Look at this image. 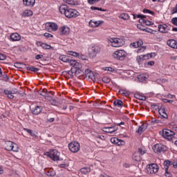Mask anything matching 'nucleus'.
<instances>
[{
  "label": "nucleus",
  "instance_id": "nucleus-7",
  "mask_svg": "<svg viewBox=\"0 0 177 177\" xmlns=\"http://www.w3.org/2000/svg\"><path fill=\"white\" fill-rule=\"evenodd\" d=\"M45 28L48 32H53V31H57L59 26L53 22H47L45 24Z\"/></svg>",
  "mask_w": 177,
  "mask_h": 177
},
{
  "label": "nucleus",
  "instance_id": "nucleus-52",
  "mask_svg": "<svg viewBox=\"0 0 177 177\" xmlns=\"http://www.w3.org/2000/svg\"><path fill=\"white\" fill-rule=\"evenodd\" d=\"M171 12L172 15L177 13V4L174 8H171Z\"/></svg>",
  "mask_w": 177,
  "mask_h": 177
},
{
  "label": "nucleus",
  "instance_id": "nucleus-2",
  "mask_svg": "<svg viewBox=\"0 0 177 177\" xmlns=\"http://www.w3.org/2000/svg\"><path fill=\"white\" fill-rule=\"evenodd\" d=\"M160 134L167 140H172L175 138V132L168 129H164Z\"/></svg>",
  "mask_w": 177,
  "mask_h": 177
},
{
  "label": "nucleus",
  "instance_id": "nucleus-21",
  "mask_svg": "<svg viewBox=\"0 0 177 177\" xmlns=\"http://www.w3.org/2000/svg\"><path fill=\"white\" fill-rule=\"evenodd\" d=\"M39 44L40 45V46H41L43 49H47L48 50H55V48L49 44L41 42H39Z\"/></svg>",
  "mask_w": 177,
  "mask_h": 177
},
{
  "label": "nucleus",
  "instance_id": "nucleus-59",
  "mask_svg": "<svg viewBox=\"0 0 177 177\" xmlns=\"http://www.w3.org/2000/svg\"><path fill=\"white\" fill-rule=\"evenodd\" d=\"M104 70H105V71H114V68H113L112 67H105L104 68Z\"/></svg>",
  "mask_w": 177,
  "mask_h": 177
},
{
  "label": "nucleus",
  "instance_id": "nucleus-39",
  "mask_svg": "<svg viewBox=\"0 0 177 177\" xmlns=\"http://www.w3.org/2000/svg\"><path fill=\"white\" fill-rule=\"evenodd\" d=\"M120 17L123 20H128V19H129V15H128L127 13H123L120 15Z\"/></svg>",
  "mask_w": 177,
  "mask_h": 177
},
{
  "label": "nucleus",
  "instance_id": "nucleus-63",
  "mask_svg": "<svg viewBox=\"0 0 177 177\" xmlns=\"http://www.w3.org/2000/svg\"><path fill=\"white\" fill-rule=\"evenodd\" d=\"M6 59V56L3 54L0 53V60H5Z\"/></svg>",
  "mask_w": 177,
  "mask_h": 177
},
{
  "label": "nucleus",
  "instance_id": "nucleus-28",
  "mask_svg": "<svg viewBox=\"0 0 177 177\" xmlns=\"http://www.w3.org/2000/svg\"><path fill=\"white\" fill-rule=\"evenodd\" d=\"M46 175H47V176H50V177H53V176H56V171H55L53 169H49L46 170Z\"/></svg>",
  "mask_w": 177,
  "mask_h": 177
},
{
  "label": "nucleus",
  "instance_id": "nucleus-1",
  "mask_svg": "<svg viewBox=\"0 0 177 177\" xmlns=\"http://www.w3.org/2000/svg\"><path fill=\"white\" fill-rule=\"evenodd\" d=\"M59 10L62 15H64L68 19L78 17L80 12L75 9L70 8L67 5L62 4L59 6Z\"/></svg>",
  "mask_w": 177,
  "mask_h": 177
},
{
  "label": "nucleus",
  "instance_id": "nucleus-13",
  "mask_svg": "<svg viewBox=\"0 0 177 177\" xmlns=\"http://www.w3.org/2000/svg\"><path fill=\"white\" fill-rule=\"evenodd\" d=\"M69 75H71L72 77H74V75H82L84 74V71L81 68L75 69V73L73 71V68L71 69V71H68Z\"/></svg>",
  "mask_w": 177,
  "mask_h": 177
},
{
  "label": "nucleus",
  "instance_id": "nucleus-43",
  "mask_svg": "<svg viewBox=\"0 0 177 177\" xmlns=\"http://www.w3.org/2000/svg\"><path fill=\"white\" fill-rule=\"evenodd\" d=\"M65 3H68V5H75V1L74 0H62Z\"/></svg>",
  "mask_w": 177,
  "mask_h": 177
},
{
  "label": "nucleus",
  "instance_id": "nucleus-62",
  "mask_svg": "<svg viewBox=\"0 0 177 177\" xmlns=\"http://www.w3.org/2000/svg\"><path fill=\"white\" fill-rule=\"evenodd\" d=\"M42 57H44V55H37L35 56L36 60H39V59H42Z\"/></svg>",
  "mask_w": 177,
  "mask_h": 177
},
{
  "label": "nucleus",
  "instance_id": "nucleus-64",
  "mask_svg": "<svg viewBox=\"0 0 177 177\" xmlns=\"http://www.w3.org/2000/svg\"><path fill=\"white\" fill-rule=\"evenodd\" d=\"M3 77L5 81H8L9 80V76H8L7 75H4Z\"/></svg>",
  "mask_w": 177,
  "mask_h": 177
},
{
  "label": "nucleus",
  "instance_id": "nucleus-3",
  "mask_svg": "<svg viewBox=\"0 0 177 177\" xmlns=\"http://www.w3.org/2000/svg\"><path fill=\"white\" fill-rule=\"evenodd\" d=\"M5 149L8 151H15V153H17V151H19V147L16 143L12 141L5 142Z\"/></svg>",
  "mask_w": 177,
  "mask_h": 177
},
{
  "label": "nucleus",
  "instance_id": "nucleus-38",
  "mask_svg": "<svg viewBox=\"0 0 177 177\" xmlns=\"http://www.w3.org/2000/svg\"><path fill=\"white\" fill-rule=\"evenodd\" d=\"M92 50L93 56H95L97 53H99V52H100V48L97 46L93 47Z\"/></svg>",
  "mask_w": 177,
  "mask_h": 177
},
{
  "label": "nucleus",
  "instance_id": "nucleus-30",
  "mask_svg": "<svg viewBox=\"0 0 177 177\" xmlns=\"http://www.w3.org/2000/svg\"><path fill=\"white\" fill-rule=\"evenodd\" d=\"M4 93L6 95L8 99H13V97H15V95H15V93H12L9 90H4Z\"/></svg>",
  "mask_w": 177,
  "mask_h": 177
},
{
  "label": "nucleus",
  "instance_id": "nucleus-31",
  "mask_svg": "<svg viewBox=\"0 0 177 177\" xmlns=\"http://www.w3.org/2000/svg\"><path fill=\"white\" fill-rule=\"evenodd\" d=\"M133 160H134V161H141L142 157L140 156L139 153L136 152L133 155Z\"/></svg>",
  "mask_w": 177,
  "mask_h": 177
},
{
  "label": "nucleus",
  "instance_id": "nucleus-57",
  "mask_svg": "<svg viewBox=\"0 0 177 177\" xmlns=\"http://www.w3.org/2000/svg\"><path fill=\"white\" fill-rule=\"evenodd\" d=\"M171 23L174 26H177V17H174L171 19Z\"/></svg>",
  "mask_w": 177,
  "mask_h": 177
},
{
  "label": "nucleus",
  "instance_id": "nucleus-5",
  "mask_svg": "<svg viewBox=\"0 0 177 177\" xmlns=\"http://www.w3.org/2000/svg\"><path fill=\"white\" fill-rule=\"evenodd\" d=\"M47 156L53 161H59L60 160V152H58L56 149H50L49 152H47Z\"/></svg>",
  "mask_w": 177,
  "mask_h": 177
},
{
  "label": "nucleus",
  "instance_id": "nucleus-56",
  "mask_svg": "<svg viewBox=\"0 0 177 177\" xmlns=\"http://www.w3.org/2000/svg\"><path fill=\"white\" fill-rule=\"evenodd\" d=\"M120 93H121V95H124L125 96H127V95H129V92L125 90H121L120 91Z\"/></svg>",
  "mask_w": 177,
  "mask_h": 177
},
{
  "label": "nucleus",
  "instance_id": "nucleus-49",
  "mask_svg": "<svg viewBox=\"0 0 177 177\" xmlns=\"http://www.w3.org/2000/svg\"><path fill=\"white\" fill-rule=\"evenodd\" d=\"M24 131H26V132H28V133H30V135H31V136H35V134L32 132V130L30 129H24Z\"/></svg>",
  "mask_w": 177,
  "mask_h": 177
},
{
  "label": "nucleus",
  "instance_id": "nucleus-32",
  "mask_svg": "<svg viewBox=\"0 0 177 177\" xmlns=\"http://www.w3.org/2000/svg\"><path fill=\"white\" fill-rule=\"evenodd\" d=\"M113 104L116 107L121 108V107H122V104H124V102H122V101L121 100H116L114 101Z\"/></svg>",
  "mask_w": 177,
  "mask_h": 177
},
{
  "label": "nucleus",
  "instance_id": "nucleus-6",
  "mask_svg": "<svg viewBox=\"0 0 177 177\" xmlns=\"http://www.w3.org/2000/svg\"><path fill=\"white\" fill-rule=\"evenodd\" d=\"M126 56L127 52L124 50H117L113 54V57H114V59H118V60H124Z\"/></svg>",
  "mask_w": 177,
  "mask_h": 177
},
{
  "label": "nucleus",
  "instance_id": "nucleus-4",
  "mask_svg": "<svg viewBox=\"0 0 177 177\" xmlns=\"http://www.w3.org/2000/svg\"><path fill=\"white\" fill-rule=\"evenodd\" d=\"M109 43L111 44V46H113V48H120L125 44V41H124L122 39L113 37L109 39Z\"/></svg>",
  "mask_w": 177,
  "mask_h": 177
},
{
  "label": "nucleus",
  "instance_id": "nucleus-51",
  "mask_svg": "<svg viewBox=\"0 0 177 177\" xmlns=\"http://www.w3.org/2000/svg\"><path fill=\"white\" fill-rule=\"evenodd\" d=\"M102 81L104 82V84H109L110 82V78L104 76L102 77Z\"/></svg>",
  "mask_w": 177,
  "mask_h": 177
},
{
  "label": "nucleus",
  "instance_id": "nucleus-18",
  "mask_svg": "<svg viewBox=\"0 0 177 177\" xmlns=\"http://www.w3.org/2000/svg\"><path fill=\"white\" fill-rule=\"evenodd\" d=\"M23 3L24 6L32 8L35 5V0H23Z\"/></svg>",
  "mask_w": 177,
  "mask_h": 177
},
{
  "label": "nucleus",
  "instance_id": "nucleus-33",
  "mask_svg": "<svg viewBox=\"0 0 177 177\" xmlns=\"http://www.w3.org/2000/svg\"><path fill=\"white\" fill-rule=\"evenodd\" d=\"M80 172L83 174L84 175H86L87 174H89L91 172V168L89 167H83L80 169Z\"/></svg>",
  "mask_w": 177,
  "mask_h": 177
},
{
  "label": "nucleus",
  "instance_id": "nucleus-47",
  "mask_svg": "<svg viewBox=\"0 0 177 177\" xmlns=\"http://www.w3.org/2000/svg\"><path fill=\"white\" fill-rule=\"evenodd\" d=\"M164 165H165V169H167V168L168 169L169 165H171V161L166 160V161H165Z\"/></svg>",
  "mask_w": 177,
  "mask_h": 177
},
{
  "label": "nucleus",
  "instance_id": "nucleus-23",
  "mask_svg": "<svg viewBox=\"0 0 177 177\" xmlns=\"http://www.w3.org/2000/svg\"><path fill=\"white\" fill-rule=\"evenodd\" d=\"M103 23H104L103 21H93L91 20L89 21V24H90V26H91V27H99V26H102V24H103Z\"/></svg>",
  "mask_w": 177,
  "mask_h": 177
},
{
  "label": "nucleus",
  "instance_id": "nucleus-50",
  "mask_svg": "<svg viewBox=\"0 0 177 177\" xmlns=\"http://www.w3.org/2000/svg\"><path fill=\"white\" fill-rule=\"evenodd\" d=\"M165 169V176L172 177V174L169 171H168V167H166V169Z\"/></svg>",
  "mask_w": 177,
  "mask_h": 177
},
{
  "label": "nucleus",
  "instance_id": "nucleus-14",
  "mask_svg": "<svg viewBox=\"0 0 177 177\" xmlns=\"http://www.w3.org/2000/svg\"><path fill=\"white\" fill-rule=\"evenodd\" d=\"M84 74L86 77H87L90 80H92V81H94V80H95V74L90 69H86L84 71Z\"/></svg>",
  "mask_w": 177,
  "mask_h": 177
},
{
  "label": "nucleus",
  "instance_id": "nucleus-44",
  "mask_svg": "<svg viewBox=\"0 0 177 177\" xmlns=\"http://www.w3.org/2000/svg\"><path fill=\"white\" fill-rule=\"evenodd\" d=\"M145 50H146V46H141L138 49V53H142Z\"/></svg>",
  "mask_w": 177,
  "mask_h": 177
},
{
  "label": "nucleus",
  "instance_id": "nucleus-17",
  "mask_svg": "<svg viewBox=\"0 0 177 177\" xmlns=\"http://www.w3.org/2000/svg\"><path fill=\"white\" fill-rule=\"evenodd\" d=\"M149 57H151V54L139 55L137 57L136 60L138 63H140L141 62H143V60H146V59H149Z\"/></svg>",
  "mask_w": 177,
  "mask_h": 177
},
{
  "label": "nucleus",
  "instance_id": "nucleus-8",
  "mask_svg": "<svg viewBox=\"0 0 177 177\" xmlns=\"http://www.w3.org/2000/svg\"><path fill=\"white\" fill-rule=\"evenodd\" d=\"M158 165H157L156 163L147 165V174H157V172H158Z\"/></svg>",
  "mask_w": 177,
  "mask_h": 177
},
{
  "label": "nucleus",
  "instance_id": "nucleus-22",
  "mask_svg": "<svg viewBox=\"0 0 177 177\" xmlns=\"http://www.w3.org/2000/svg\"><path fill=\"white\" fill-rule=\"evenodd\" d=\"M104 132H106V133H113V132H115L118 129V127H105L104 128Z\"/></svg>",
  "mask_w": 177,
  "mask_h": 177
},
{
  "label": "nucleus",
  "instance_id": "nucleus-19",
  "mask_svg": "<svg viewBox=\"0 0 177 177\" xmlns=\"http://www.w3.org/2000/svg\"><path fill=\"white\" fill-rule=\"evenodd\" d=\"M168 46L173 48V49H177V41L175 39H169L167 41Z\"/></svg>",
  "mask_w": 177,
  "mask_h": 177
},
{
  "label": "nucleus",
  "instance_id": "nucleus-37",
  "mask_svg": "<svg viewBox=\"0 0 177 177\" xmlns=\"http://www.w3.org/2000/svg\"><path fill=\"white\" fill-rule=\"evenodd\" d=\"M26 70L29 71H33V73H37L39 70V68H35L34 66H32V67L28 66L26 67Z\"/></svg>",
  "mask_w": 177,
  "mask_h": 177
},
{
  "label": "nucleus",
  "instance_id": "nucleus-10",
  "mask_svg": "<svg viewBox=\"0 0 177 177\" xmlns=\"http://www.w3.org/2000/svg\"><path fill=\"white\" fill-rule=\"evenodd\" d=\"M167 150H168V147L162 144H156L153 147L155 153H164V151H167Z\"/></svg>",
  "mask_w": 177,
  "mask_h": 177
},
{
  "label": "nucleus",
  "instance_id": "nucleus-45",
  "mask_svg": "<svg viewBox=\"0 0 177 177\" xmlns=\"http://www.w3.org/2000/svg\"><path fill=\"white\" fill-rule=\"evenodd\" d=\"M15 67H18L19 68H22L23 67H26V64L17 62V63H15Z\"/></svg>",
  "mask_w": 177,
  "mask_h": 177
},
{
  "label": "nucleus",
  "instance_id": "nucleus-16",
  "mask_svg": "<svg viewBox=\"0 0 177 177\" xmlns=\"http://www.w3.org/2000/svg\"><path fill=\"white\" fill-rule=\"evenodd\" d=\"M62 35H68L70 34V28L68 26H62L59 28Z\"/></svg>",
  "mask_w": 177,
  "mask_h": 177
},
{
  "label": "nucleus",
  "instance_id": "nucleus-42",
  "mask_svg": "<svg viewBox=\"0 0 177 177\" xmlns=\"http://www.w3.org/2000/svg\"><path fill=\"white\" fill-rule=\"evenodd\" d=\"M68 55H70V56H74V57H78V53L74 51H68Z\"/></svg>",
  "mask_w": 177,
  "mask_h": 177
},
{
  "label": "nucleus",
  "instance_id": "nucleus-34",
  "mask_svg": "<svg viewBox=\"0 0 177 177\" xmlns=\"http://www.w3.org/2000/svg\"><path fill=\"white\" fill-rule=\"evenodd\" d=\"M139 21L140 23H144V24H145L146 26H151V24H153V22H151V21L145 19H140Z\"/></svg>",
  "mask_w": 177,
  "mask_h": 177
},
{
  "label": "nucleus",
  "instance_id": "nucleus-48",
  "mask_svg": "<svg viewBox=\"0 0 177 177\" xmlns=\"http://www.w3.org/2000/svg\"><path fill=\"white\" fill-rule=\"evenodd\" d=\"M77 59H80L82 60H86V57H85V55H82V54H77Z\"/></svg>",
  "mask_w": 177,
  "mask_h": 177
},
{
  "label": "nucleus",
  "instance_id": "nucleus-35",
  "mask_svg": "<svg viewBox=\"0 0 177 177\" xmlns=\"http://www.w3.org/2000/svg\"><path fill=\"white\" fill-rule=\"evenodd\" d=\"M46 93H48V90L44 88L40 91L39 95H41V96H44L47 100H49V98H48V95H46Z\"/></svg>",
  "mask_w": 177,
  "mask_h": 177
},
{
  "label": "nucleus",
  "instance_id": "nucleus-54",
  "mask_svg": "<svg viewBox=\"0 0 177 177\" xmlns=\"http://www.w3.org/2000/svg\"><path fill=\"white\" fill-rule=\"evenodd\" d=\"M138 154H140V156H143L144 154H146V151H143V149L142 148H139L138 149Z\"/></svg>",
  "mask_w": 177,
  "mask_h": 177
},
{
  "label": "nucleus",
  "instance_id": "nucleus-29",
  "mask_svg": "<svg viewBox=\"0 0 177 177\" xmlns=\"http://www.w3.org/2000/svg\"><path fill=\"white\" fill-rule=\"evenodd\" d=\"M42 111V109L40 106H36L34 109L32 111V114L38 115Z\"/></svg>",
  "mask_w": 177,
  "mask_h": 177
},
{
  "label": "nucleus",
  "instance_id": "nucleus-9",
  "mask_svg": "<svg viewBox=\"0 0 177 177\" xmlns=\"http://www.w3.org/2000/svg\"><path fill=\"white\" fill-rule=\"evenodd\" d=\"M80 147V143L77 142H72L68 145V149L72 153H78Z\"/></svg>",
  "mask_w": 177,
  "mask_h": 177
},
{
  "label": "nucleus",
  "instance_id": "nucleus-11",
  "mask_svg": "<svg viewBox=\"0 0 177 177\" xmlns=\"http://www.w3.org/2000/svg\"><path fill=\"white\" fill-rule=\"evenodd\" d=\"M158 30L160 32H162L163 34H167L169 32V31L171 30L169 27L167 26V24H160L158 25Z\"/></svg>",
  "mask_w": 177,
  "mask_h": 177
},
{
  "label": "nucleus",
  "instance_id": "nucleus-26",
  "mask_svg": "<svg viewBox=\"0 0 177 177\" xmlns=\"http://www.w3.org/2000/svg\"><path fill=\"white\" fill-rule=\"evenodd\" d=\"M158 113L161 117L163 118H168V115L167 114V112L165 111V108H160L158 110Z\"/></svg>",
  "mask_w": 177,
  "mask_h": 177
},
{
  "label": "nucleus",
  "instance_id": "nucleus-58",
  "mask_svg": "<svg viewBox=\"0 0 177 177\" xmlns=\"http://www.w3.org/2000/svg\"><path fill=\"white\" fill-rule=\"evenodd\" d=\"M138 48H140L142 45H143V41L142 39H139L138 41H136Z\"/></svg>",
  "mask_w": 177,
  "mask_h": 177
},
{
  "label": "nucleus",
  "instance_id": "nucleus-41",
  "mask_svg": "<svg viewBox=\"0 0 177 177\" xmlns=\"http://www.w3.org/2000/svg\"><path fill=\"white\" fill-rule=\"evenodd\" d=\"M91 10H100V12H106V10H102V8H98V7L91 6Z\"/></svg>",
  "mask_w": 177,
  "mask_h": 177
},
{
  "label": "nucleus",
  "instance_id": "nucleus-40",
  "mask_svg": "<svg viewBox=\"0 0 177 177\" xmlns=\"http://www.w3.org/2000/svg\"><path fill=\"white\" fill-rule=\"evenodd\" d=\"M136 99H138V100H146V96L142 95L140 94H136Z\"/></svg>",
  "mask_w": 177,
  "mask_h": 177
},
{
  "label": "nucleus",
  "instance_id": "nucleus-46",
  "mask_svg": "<svg viewBox=\"0 0 177 177\" xmlns=\"http://www.w3.org/2000/svg\"><path fill=\"white\" fill-rule=\"evenodd\" d=\"M143 13H149V15H151L152 16H154V12L151 11L150 10L144 9L143 10Z\"/></svg>",
  "mask_w": 177,
  "mask_h": 177
},
{
  "label": "nucleus",
  "instance_id": "nucleus-36",
  "mask_svg": "<svg viewBox=\"0 0 177 177\" xmlns=\"http://www.w3.org/2000/svg\"><path fill=\"white\" fill-rule=\"evenodd\" d=\"M147 80V77L145 75H138V80L140 82H145Z\"/></svg>",
  "mask_w": 177,
  "mask_h": 177
},
{
  "label": "nucleus",
  "instance_id": "nucleus-24",
  "mask_svg": "<svg viewBox=\"0 0 177 177\" xmlns=\"http://www.w3.org/2000/svg\"><path fill=\"white\" fill-rule=\"evenodd\" d=\"M59 60L64 63H70L71 59L67 55H62L59 57Z\"/></svg>",
  "mask_w": 177,
  "mask_h": 177
},
{
  "label": "nucleus",
  "instance_id": "nucleus-15",
  "mask_svg": "<svg viewBox=\"0 0 177 177\" xmlns=\"http://www.w3.org/2000/svg\"><path fill=\"white\" fill-rule=\"evenodd\" d=\"M10 41H12V42L20 41V39H21V36H20V35H19L17 32L12 33L10 36Z\"/></svg>",
  "mask_w": 177,
  "mask_h": 177
},
{
  "label": "nucleus",
  "instance_id": "nucleus-61",
  "mask_svg": "<svg viewBox=\"0 0 177 177\" xmlns=\"http://www.w3.org/2000/svg\"><path fill=\"white\" fill-rule=\"evenodd\" d=\"M131 48H139L136 41L131 44Z\"/></svg>",
  "mask_w": 177,
  "mask_h": 177
},
{
  "label": "nucleus",
  "instance_id": "nucleus-25",
  "mask_svg": "<svg viewBox=\"0 0 177 177\" xmlns=\"http://www.w3.org/2000/svg\"><path fill=\"white\" fill-rule=\"evenodd\" d=\"M146 129H147V126L146 124H142L141 125L138 130L136 131L137 133H138L139 135H142V133H143V132H145V131H146Z\"/></svg>",
  "mask_w": 177,
  "mask_h": 177
},
{
  "label": "nucleus",
  "instance_id": "nucleus-53",
  "mask_svg": "<svg viewBox=\"0 0 177 177\" xmlns=\"http://www.w3.org/2000/svg\"><path fill=\"white\" fill-rule=\"evenodd\" d=\"M100 0H88L89 5H95L97 2H99Z\"/></svg>",
  "mask_w": 177,
  "mask_h": 177
},
{
  "label": "nucleus",
  "instance_id": "nucleus-60",
  "mask_svg": "<svg viewBox=\"0 0 177 177\" xmlns=\"http://www.w3.org/2000/svg\"><path fill=\"white\" fill-rule=\"evenodd\" d=\"M44 35L46 38H53V36L52 35V34H50V33H48V32L44 33Z\"/></svg>",
  "mask_w": 177,
  "mask_h": 177
},
{
  "label": "nucleus",
  "instance_id": "nucleus-20",
  "mask_svg": "<svg viewBox=\"0 0 177 177\" xmlns=\"http://www.w3.org/2000/svg\"><path fill=\"white\" fill-rule=\"evenodd\" d=\"M110 140L111 143H113V145H118V146L120 145H124V140H119L117 138H112Z\"/></svg>",
  "mask_w": 177,
  "mask_h": 177
},
{
  "label": "nucleus",
  "instance_id": "nucleus-55",
  "mask_svg": "<svg viewBox=\"0 0 177 177\" xmlns=\"http://www.w3.org/2000/svg\"><path fill=\"white\" fill-rule=\"evenodd\" d=\"M46 96L47 99H48V100H50L52 99V96H53V93L50 91L48 93H46Z\"/></svg>",
  "mask_w": 177,
  "mask_h": 177
},
{
  "label": "nucleus",
  "instance_id": "nucleus-27",
  "mask_svg": "<svg viewBox=\"0 0 177 177\" xmlns=\"http://www.w3.org/2000/svg\"><path fill=\"white\" fill-rule=\"evenodd\" d=\"M22 17H28L30 16H32V11L31 10H25L21 13Z\"/></svg>",
  "mask_w": 177,
  "mask_h": 177
},
{
  "label": "nucleus",
  "instance_id": "nucleus-12",
  "mask_svg": "<svg viewBox=\"0 0 177 177\" xmlns=\"http://www.w3.org/2000/svg\"><path fill=\"white\" fill-rule=\"evenodd\" d=\"M69 64H71L73 68H75V70L82 68V64L74 59H71Z\"/></svg>",
  "mask_w": 177,
  "mask_h": 177
}]
</instances>
